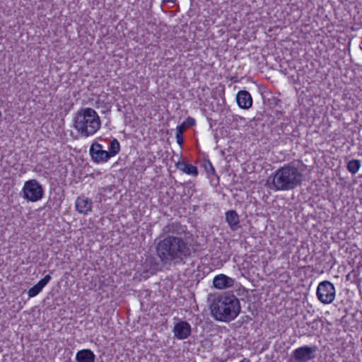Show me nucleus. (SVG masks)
I'll return each instance as SVG.
<instances>
[{"label":"nucleus","mask_w":362,"mask_h":362,"mask_svg":"<svg viewBox=\"0 0 362 362\" xmlns=\"http://www.w3.org/2000/svg\"><path fill=\"white\" fill-rule=\"evenodd\" d=\"M100 126V117L96 111L90 107L80 109L74 119V127L82 137L93 135Z\"/></svg>","instance_id":"nucleus-4"},{"label":"nucleus","mask_w":362,"mask_h":362,"mask_svg":"<svg viewBox=\"0 0 362 362\" xmlns=\"http://www.w3.org/2000/svg\"><path fill=\"white\" fill-rule=\"evenodd\" d=\"M95 359V355L90 349L80 350L76 354L77 362H94Z\"/></svg>","instance_id":"nucleus-13"},{"label":"nucleus","mask_w":362,"mask_h":362,"mask_svg":"<svg viewBox=\"0 0 362 362\" xmlns=\"http://www.w3.org/2000/svg\"><path fill=\"white\" fill-rule=\"evenodd\" d=\"M245 359L242 360V361H240V362H245Z\"/></svg>","instance_id":"nucleus-24"},{"label":"nucleus","mask_w":362,"mask_h":362,"mask_svg":"<svg viewBox=\"0 0 362 362\" xmlns=\"http://www.w3.org/2000/svg\"><path fill=\"white\" fill-rule=\"evenodd\" d=\"M209 169L212 171V173H215V170H214L212 164L209 162Z\"/></svg>","instance_id":"nucleus-22"},{"label":"nucleus","mask_w":362,"mask_h":362,"mask_svg":"<svg viewBox=\"0 0 362 362\" xmlns=\"http://www.w3.org/2000/svg\"><path fill=\"white\" fill-rule=\"evenodd\" d=\"M303 170L291 162L277 169L272 175V187L276 191H288L301 185Z\"/></svg>","instance_id":"nucleus-3"},{"label":"nucleus","mask_w":362,"mask_h":362,"mask_svg":"<svg viewBox=\"0 0 362 362\" xmlns=\"http://www.w3.org/2000/svg\"><path fill=\"white\" fill-rule=\"evenodd\" d=\"M50 280L51 276L49 274H47L37 283V285L40 286L42 288H43Z\"/></svg>","instance_id":"nucleus-20"},{"label":"nucleus","mask_w":362,"mask_h":362,"mask_svg":"<svg viewBox=\"0 0 362 362\" xmlns=\"http://www.w3.org/2000/svg\"><path fill=\"white\" fill-rule=\"evenodd\" d=\"M235 280L225 274H219L213 280L214 286L218 289H225L233 286Z\"/></svg>","instance_id":"nucleus-11"},{"label":"nucleus","mask_w":362,"mask_h":362,"mask_svg":"<svg viewBox=\"0 0 362 362\" xmlns=\"http://www.w3.org/2000/svg\"><path fill=\"white\" fill-rule=\"evenodd\" d=\"M335 288L331 282L324 281L318 284L317 296L318 300L323 304L332 303L335 298Z\"/></svg>","instance_id":"nucleus-6"},{"label":"nucleus","mask_w":362,"mask_h":362,"mask_svg":"<svg viewBox=\"0 0 362 362\" xmlns=\"http://www.w3.org/2000/svg\"><path fill=\"white\" fill-rule=\"evenodd\" d=\"M162 231L165 237L156 247L161 262L164 264L185 263L194 252L192 244L187 240V226L179 222H171L165 226Z\"/></svg>","instance_id":"nucleus-1"},{"label":"nucleus","mask_w":362,"mask_h":362,"mask_svg":"<svg viewBox=\"0 0 362 362\" xmlns=\"http://www.w3.org/2000/svg\"><path fill=\"white\" fill-rule=\"evenodd\" d=\"M361 167V161L354 159L347 163V170L352 174H356Z\"/></svg>","instance_id":"nucleus-17"},{"label":"nucleus","mask_w":362,"mask_h":362,"mask_svg":"<svg viewBox=\"0 0 362 362\" xmlns=\"http://www.w3.org/2000/svg\"><path fill=\"white\" fill-rule=\"evenodd\" d=\"M237 103L240 108L247 110L252 105V98L247 90H240L236 96Z\"/></svg>","instance_id":"nucleus-12"},{"label":"nucleus","mask_w":362,"mask_h":362,"mask_svg":"<svg viewBox=\"0 0 362 362\" xmlns=\"http://www.w3.org/2000/svg\"><path fill=\"white\" fill-rule=\"evenodd\" d=\"M186 130L184 124L178 125L176 128V139L180 146H182L184 143L183 133Z\"/></svg>","instance_id":"nucleus-18"},{"label":"nucleus","mask_w":362,"mask_h":362,"mask_svg":"<svg viewBox=\"0 0 362 362\" xmlns=\"http://www.w3.org/2000/svg\"><path fill=\"white\" fill-rule=\"evenodd\" d=\"M90 155L95 163H105L110 156L108 151L103 149V146L97 142L93 143L90 148Z\"/></svg>","instance_id":"nucleus-8"},{"label":"nucleus","mask_w":362,"mask_h":362,"mask_svg":"<svg viewBox=\"0 0 362 362\" xmlns=\"http://www.w3.org/2000/svg\"><path fill=\"white\" fill-rule=\"evenodd\" d=\"M75 206L78 212L86 215L92 211L93 202L85 195H81L77 197Z\"/></svg>","instance_id":"nucleus-10"},{"label":"nucleus","mask_w":362,"mask_h":362,"mask_svg":"<svg viewBox=\"0 0 362 362\" xmlns=\"http://www.w3.org/2000/svg\"><path fill=\"white\" fill-rule=\"evenodd\" d=\"M208 300L211 315L218 321L229 322L240 312V301L233 294L210 295Z\"/></svg>","instance_id":"nucleus-2"},{"label":"nucleus","mask_w":362,"mask_h":362,"mask_svg":"<svg viewBox=\"0 0 362 362\" xmlns=\"http://www.w3.org/2000/svg\"><path fill=\"white\" fill-rule=\"evenodd\" d=\"M176 167L180 170L182 171L183 173L191 175L192 176H197L198 175V170L197 168L190 163H188L187 162H185L184 160L178 161L176 163Z\"/></svg>","instance_id":"nucleus-14"},{"label":"nucleus","mask_w":362,"mask_h":362,"mask_svg":"<svg viewBox=\"0 0 362 362\" xmlns=\"http://www.w3.org/2000/svg\"><path fill=\"white\" fill-rule=\"evenodd\" d=\"M42 290V288L37 284H35L33 287L30 288L29 290H28V296L29 297L32 298V297H35L36 296L37 294H39V293Z\"/></svg>","instance_id":"nucleus-19"},{"label":"nucleus","mask_w":362,"mask_h":362,"mask_svg":"<svg viewBox=\"0 0 362 362\" xmlns=\"http://www.w3.org/2000/svg\"><path fill=\"white\" fill-rule=\"evenodd\" d=\"M317 350L316 346L297 348L293 351L290 362H308L315 358Z\"/></svg>","instance_id":"nucleus-7"},{"label":"nucleus","mask_w":362,"mask_h":362,"mask_svg":"<svg viewBox=\"0 0 362 362\" xmlns=\"http://www.w3.org/2000/svg\"><path fill=\"white\" fill-rule=\"evenodd\" d=\"M173 333L177 339H185L191 334V326L186 321H180L175 325Z\"/></svg>","instance_id":"nucleus-9"},{"label":"nucleus","mask_w":362,"mask_h":362,"mask_svg":"<svg viewBox=\"0 0 362 362\" xmlns=\"http://www.w3.org/2000/svg\"><path fill=\"white\" fill-rule=\"evenodd\" d=\"M120 151V144L117 139H113L110 141V146L108 147V153L110 158L116 156Z\"/></svg>","instance_id":"nucleus-16"},{"label":"nucleus","mask_w":362,"mask_h":362,"mask_svg":"<svg viewBox=\"0 0 362 362\" xmlns=\"http://www.w3.org/2000/svg\"><path fill=\"white\" fill-rule=\"evenodd\" d=\"M23 197L28 202H37L43 197L44 190L36 180L26 181L23 187Z\"/></svg>","instance_id":"nucleus-5"},{"label":"nucleus","mask_w":362,"mask_h":362,"mask_svg":"<svg viewBox=\"0 0 362 362\" xmlns=\"http://www.w3.org/2000/svg\"><path fill=\"white\" fill-rule=\"evenodd\" d=\"M181 124H184L187 129L188 127H192L195 124V120L194 119L189 117Z\"/></svg>","instance_id":"nucleus-21"},{"label":"nucleus","mask_w":362,"mask_h":362,"mask_svg":"<svg viewBox=\"0 0 362 362\" xmlns=\"http://www.w3.org/2000/svg\"><path fill=\"white\" fill-rule=\"evenodd\" d=\"M165 3H175L176 0H163Z\"/></svg>","instance_id":"nucleus-23"},{"label":"nucleus","mask_w":362,"mask_h":362,"mask_svg":"<svg viewBox=\"0 0 362 362\" xmlns=\"http://www.w3.org/2000/svg\"><path fill=\"white\" fill-rule=\"evenodd\" d=\"M226 220L231 230H235L240 227L239 216L235 210H230L226 213Z\"/></svg>","instance_id":"nucleus-15"}]
</instances>
